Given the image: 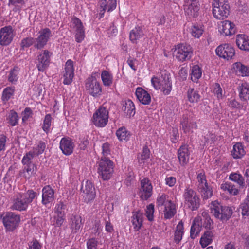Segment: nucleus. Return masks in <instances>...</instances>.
I'll return each instance as SVG.
<instances>
[{"mask_svg":"<svg viewBox=\"0 0 249 249\" xmlns=\"http://www.w3.org/2000/svg\"><path fill=\"white\" fill-rule=\"evenodd\" d=\"M152 85L156 90H160L164 95L170 94L172 89L171 77L166 71H161L160 74L151 79Z\"/></svg>","mask_w":249,"mask_h":249,"instance_id":"nucleus-1","label":"nucleus"},{"mask_svg":"<svg viewBox=\"0 0 249 249\" xmlns=\"http://www.w3.org/2000/svg\"><path fill=\"white\" fill-rule=\"evenodd\" d=\"M38 194L31 190L26 193H19L15 196L12 200L11 209L19 211L26 210L29 204L35 198Z\"/></svg>","mask_w":249,"mask_h":249,"instance_id":"nucleus-2","label":"nucleus"},{"mask_svg":"<svg viewBox=\"0 0 249 249\" xmlns=\"http://www.w3.org/2000/svg\"><path fill=\"white\" fill-rule=\"evenodd\" d=\"M157 205L160 211L162 212L165 219H171L176 213L175 204L165 194L158 196Z\"/></svg>","mask_w":249,"mask_h":249,"instance_id":"nucleus-3","label":"nucleus"},{"mask_svg":"<svg viewBox=\"0 0 249 249\" xmlns=\"http://www.w3.org/2000/svg\"><path fill=\"white\" fill-rule=\"evenodd\" d=\"M211 213L217 219L221 220H227L232 213V209L226 206H222L218 201L212 202L210 205Z\"/></svg>","mask_w":249,"mask_h":249,"instance_id":"nucleus-4","label":"nucleus"},{"mask_svg":"<svg viewBox=\"0 0 249 249\" xmlns=\"http://www.w3.org/2000/svg\"><path fill=\"white\" fill-rule=\"evenodd\" d=\"M212 6L213 14L215 18L223 19L228 17L230 9L228 0H213Z\"/></svg>","mask_w":249,"mask_h":249,"instance_id":"nucleus-5","label":"nucleus"},{"mask_svg":"<svg viewBox=\"0 0 249 249\" xmlns=\"http://www.w3.org/2000/svg\"><path fill=\"white\" fill-rule=\"evenodd\" d=\"M113 172V162L108 158H102L98 163L99 176L104 180H108L112 176Z\"/></svg>","mask_w":249,"mask_h":249,"instance_id":"nucleus-6","label":"nucleus"},{"mask_svg":"<svg viewBox=\"0 0 249 249\" xmlns=\"http://www.w3.org/2000/svg\"><path fill=\"white\" fill-rule=\"evenodd\" d=\"M172 51L176 58L181 62L190 59L193 53L191 47L184 44H179L175 46Z\"/></svg>","mask_w":249,"mask_h":249,"instance_id":"nucleus-7","label":"nucleus"},{"mask_svg":"<svg viewBox=\"0 0 249 249\" xmlns=\"http://www.w3.org/2000/svg\"><path fill=\"white\" fill-rule=\"evenodd\" d=\"M183 196L186 206L191 210H196L199 207V197L192 189L186 187L184 190Z\"/></svg>","mask_w":249,"mask_h":249,"instance_id":"nucleus-8","label":"nucleus"},{"mask_svg":"<svg viewBox=\"0 0 249 249\" xmlns=\"http://www.w3.org/2000/svg\"><path fill=\"white\" fill-rule=\"evenodd\" d=\"M108 120V112L105 107H100L93 113L92 121L93 124L98 127H105Z\"/></svg>","mask_w":249,"mask_h":249,"instance_id":"nucleus-9","label":"nucleus"},{"mask_svg":"<svg viewBox=\"0 0 249 249\" xmlns=\"http://www.w3.org/2000/svg\"><path fill=\"white\" fill-rule=\"evenodd\" d=\"M198 189L204 199H208L213 195L212 188L208 185L205 173L201 172L197 174Z\"/></svg>","mask_w":249,"mask_h":249,"instance_id":"nucleus-10","label":"nucleus"},{"mask_svg":"<svg viewBox=\"0 0 249 249\" xmlns=\"http://www.w3.org/2000/svg\"><path fill=\"white\" fill-rule=\"evenodd\" d=\"M85 88L88 93L93 97L100 96L102 92V87L99 82L92 75L86 79Z\"/></svg>","mask_w":249,"mask_h":249,"instance_id":"nucleus-11","label":"nucleus"},{"mask_svg":"<svg viewBox=\"0 0 249 249\" xmlns=\"http://www.w3.org/2000/svg\"><path fill=\"white\" fill-rule=\"evenodd\" d=\"M52 53L48 50L39 52L36 59V67L39 71L43 72L48 67Z\"/></svg>","mask_w":249,"mask_h":249,"instance_id":"nucleus-12","label":"nucleus"},{"mask_svg":"<svg viewBox=\"0 0 249 249\" xmlns=\"http://www.w3.org/2000/svg\"><path fill=\"white\" fill-rule=\"evenodd\" d=\"M20 221L19 215L12 212L6 213L3 218L4 226L8 231H13L15 230Z\"/></svg>","mask_w":249,"mask_h":249,"instance_id":"nucleus-13","label":"nucleus"},{"mask_svg":"<svg viewBox=\"0 0 249 249\" xmlns=\"http://www.w3.org/2000/svg\"><path fill=\"white\" fill-rule=\"evenodd\" d=\"M52 36V32L49 28L41 29L38 32V36L35 39L34 47L37 49L43 48Z\"/></svg>","mask_w":249,"mask_h":249,"instance_id":"nucleus-14","label":"nucleus"},{"mask_svg":"<svg viewBox=\"0 0 249 249\" xmlns=\"http://www.w3.org/2000/svg\"><path fill=\"white\" fill-rule=\"evenodd\" d=\"M15 35L14 30L11 26H5L0 30V44L7 46L11 43Z\"/></svg>","mask_w":249,"mask_h":249,"instance_id":"nucleus-15","label":"nucleus"},{"mask_svg":"<svg viewBox=\"0 0 249 249\" xmlns=\"http://www.w3.org/2000/svg\"><path fill=\"white\" fill-rule=\"evenodd\" d=\"M153 193V186L150 180L147 178H144L141 181V187L139 196L142 200H147L150 198Z\"/></svg>","mask_w":249,"mask_h":249,"instance_id":"nucleus-16","label":"nucleus"},{"mask_svg":"<svg viewBox=\"0 0 249 249\" xmlns=\"http://www.w3.org/2000/svg\"><path fill=\"white\" fill-rule=\"evenodd\" d=\"M215 52L219 57L227 60L231 59L235 55L233 47L226 43L218 46L215 50Z\"/></svg>","mask_w":249,"mask_h":249,"instance_id":"nucleus-17","label":"nucleus"},{"mask_svg":"<svg viewBox=\"0 0 249 249\" xmlns=\"http://www.w3.org/2000/svg\"><path fill=\"white\" fill-rule=\"evenodd\" d=\"M81 193L84 201L89 202L93 200L95 197V188L90 181H87L85 185H82Z\"/></svg>","mask_w":249,"mask_h":249,"instance_id":"nucleus-18","label":"nucleus"},{"mask_svg":"<svg viewBox=\"0 0 249 249\" xmlns=\"http://www.w3.org/2000/svg\"><path fill=\"white\" fill-rule=\"evenodd\" d=\"M235 24L228 20L220 22L218 25V31L221 35L224 36H231L236 32Z\"/></svg>","mask_w":249,"mask_h":249,"instance_id":"nucleus-19","label":"nucleus"},{"mask_svg":"<svg viewBox=\"0 0 249 249\" xmlns=\"http://www.w3.org/2000/svg\"><path fill=\"white\" fill-rule=\"evenodd\" d=\"M71 26L75 31V37L76 42H82L85 37V31L81 20L77 18H72Z\"/></svg>","mask_w":249,"mask_h":249,"instance_id":"nucleus-20","label":"nucleus"},{"mask_svg":"<svg viewBox=\"0 0 249 249\" xmlns=\"http://www.w3.org/2000/svg\"><path fill=\"white\" fill-rule=\"evenodd\" d=\"M74 68L73 62L69 59L67 61L65 65L64 71H63V83L65 85H70L74 77Z\"/></svg>","mask_w":249,"mask_h":249,"instance_id":"nucleus-21","label":"nucleus"},{"mask_svg":"<svg viewBox=\"0 0 249 249\" xmlns=\"http://www.w3.org/2000/svg\"><path fill=\"white\" fill-rule=\"evenodd\" d=\"M197 0H184V10L186 15L195 17L199 10Z\"/></svg>","mask_w":249,"mask_h":249,"instance_id":"nucleus-22","label":"nucleus"},{"mask_svg":"<svg viewBox=\"0 0 249 249\" xmlns=\"http://www.w3.org/2000/svg\"><path fill=\"white\" fill-rule=\"evenodd\" d=\"M60 148L66 155H71L73 151L75 145L74 142L69 138H63L60 142Z\"/></svg>","mask_w":249,"mask_h":249,"instance_id":"nucleus-23","label":"nucleus"},{"mask_svg":"<svg viewBox=\"0 0 249 249\" xmlns=\"http://www.w3.org/2000/svg\"><path fill=\"white\" fill-rule=\"evenodd\" d=\"M54 198V191L49 185L44 187L42 190V203L47 205L53 201Z\"/></svg>","mask_w":249,"mask_h":249,"instance_id":"nucleus-24","label":"nucleus"},{"mask_svg":"<svg viewBox=\"0 0 249 249\" xmlns=\"http://www.w3.org/2000/svg\"><path fill=\"white\" fill-rule=\"evenodd\" d=\"M135 95L140 102L143 105H149L151 101L150 94L142 87H137L136 89Z\"/></svg>","mask_w":249,"mask_h":249,"instance_id":"nucleus-25","label":"nucleus"},{"mask_svg":"<svg viewBox=\"0 0 249 249\" xmlns=\"http://www.w3.org/2000/svg\"><path fill=\"white\" fill-rule=\"evenodd\" d=\"M69 223L72 231L76 232L83 225L82 217L78 215H71L69 219Z\"/></svg>","mask_w":249,"mask_h":249,"instance_id":"nucleus-26","label":"nucleus"},{"mask_svg":"<svg viewBox=\"0 0 249 249\" xmlns=\"http://www.w3.org/2000/svg\"><path fill=\"white\" fill-rule=\"evenodd\" d=\"M233 72L242 76H249V68L241 62H236L232 65Z\"/></svg>","mask_w":249,"mask_h":249,"instance_id":"nucleus-27","label":"nucleus"},{"mask_svg":"<svg viewBox=\"0 0 249 249\" xmlns=\"http://www.w3.org/2000/svg\"><path fill=\"white\" fill-rule=\"evenodd\" d=\"M236 43L238 47L242 50L249 51V38L244 34H238L236 36Z\"/></svg>","mask_w":249,"mask_h":249,"instance_id":"nucleus-28","label":"nucleus"},{"mask_svg":"<svg viewBox=\"0 0 249 249\" xmlns=\"http://www.w3.org/2000/svg\"><path fill=\"white\" fill-rule=\"evenodd\" d=\"M220 189L224 192L230 195L236 196L238 193V189L232 183L230 182H223L220 184Z\"/></svg>","mask_w":249,"mask_h":249,"instance_id":"nucleus-29","label":"nucleus"},{"mask_svg":"<svg viewBox=\"0 0 249 249\" xmlns=\"http://www.w3.org/2000/svg\"><path fill=\"white\" fill-rule=\"evenodd\" d=\"M201 220L199 217L194 219L190 230V237L192 239L195 238L199 233L201 229Z\"/></svg>","mask_w":249,"mask_h":249,"instance_id":"nucleus-30","label":"nucleus"},{"mask_svg":"<svg viewBox=\"0 0 249 249\" xmlns=\"http://www.w3.org/2000/svg\"><path fill=\"white\" fill-rule=\"evenodd\" d=\"M178 158L180 164L183 165L188 162L189 152L187 146L183 145L180 147L178 151Z\"/></svg>","mask_w":249,"mask_h":249,"instance_id":"nucleus-31","label":"nucleus"},{"mask_svg":"<svg viewBox=\"0 0 249 249\" xmlns=\"http://www.w3.org/2000/svg\"><path fill=\"white\" fill-rule=\"evenodd\" d=\"M143 36V31L140 27H135L130 31L129 34L130 40L134 43H137Z\"/></svg>","mask_w":249,"mask_h":249,"instance_id":"nucleus-32","label":"nucleus"},{"mask_svg":"<svg viewBox=\"0 0 249 249\" xmlns=\"http://www.w3.org/2000/svg\"><path fill=\"white\" fill-rule=\"evenodd\" d=\"M53 119L50 114L45 115L42 125L43 130L48 134L51 132L53 128Z\"/></svg>","mask_w":249,"mask_h":249,"instance_id":"nucleus-33","label":"nucleus"},{"mask_svg":"<svg viewBox=\"0 0 249 249\" xmlns=\"http://www.w3.org/2000/svg\"><path fill=\"white\" fill-rule=\"evenodd\" d=\"M122 109L124 113L129 117L133 116L135 114L134 104L130 100H128L124 102Z\"/></svg>","mask_w":249,"mask_h":249,"instance_id":"nucleus-34","label":"nucleus"},{"mask_svg":"<svg viewBox=\"0 0 249 249\" xmlns=\"http://www.w3.org/2000/svg\"><path fill=\"white\" fill-rule=\"evenodd\" d=\"M101 78L105 86L110 87L112 85L113 81V76L111 72L106 70L103 71L101 72Z\"/></svg>","mask_w":249,"mask_h":249,"instance_id":"nucleus-35","label":"nucleus"},{"mask_svg":"<svg viewBox=\"0 0 249 249\" xmlns=\"http://www.w3.org/2000/svg\"><path fill=\"white\" fill-rule=\"evenodd\" d=\"M184 230L183 223L182 221L179 222L176 226V231L174 233V240L175 242L178 244L181 240L184 234Z\"/></svg>","mask_w":249,"mask_h":249,"instance_id":"nucleus-36","label":"nucleus"},{"mask_svg":"<svg viewBox=\"0 0 249 249\" xmlns=\"http://www.w3.org/2000/svg\"><path fill=\"white\" fill-rule=\"evenodd\" d=\"M132 223L135 231H138L141 227L142 223V215L139 212L133 213Z\"/></svg>","mask_w":249,"mask_h":249,"instance_id":"nucleus-37","label":"nucleus"},{"mask_svg":"<svg viewBox=\"0 0 249 249\" xmlns=\"http://www.w3.org/2000/svg\"><path fill=\"white\" fill-rule=\"evenodd\" d=\"M186 95L188 101L191 103L198 102L201 97L196 90L191 88L188 89Z\"/></svg>","mask_w":249,"mask_h":249,"instance_id":"nucleus-38","label":"nucleus"},{"mask_svg":"<svg viewBox=\"0 0 249 249\" xmlns=\"http://www.w3.org/2000/svg\"><path fill=\"white\" fill-rule=\"evenodd\" d=\"M202 76V69L198 65L192 66L191 69V79L194 82H197L198 79Z\"/></svg>","mask_w":249,"mask_h":249,"instance_id":"nucleus-39","label":"nucleus"},{"mask_svg":"<svg viewBox=\"0 0 249 249\" xmlns=\"http://www.w3.org/2000/svg\"><path fill=\"white\" fill-rule=\"evenodd\" d=\"M239 97L242 100L249 99V84L246 82L242 83L238 88Z\"/></svg>","mask_w":249,"mask_h":249,"instance_id":"nucleus-40","label":"nucleus"},{"mask_svg":"<svg viewBox=\"0 0 249 249\" xmlns=\"http://www.w3.org/2000/svg\"><path fill=\"white\" fill-rule=\"evenodd\" d=\"M231 153L235 159L241 158L243 157L245 154V151L242 144L240 143H236L233 147Z\"/></svg>","mask_w":249,"mask_h":249,"instance_id":"nucleus-41","label":"nucleus"},{"mask_svg":"<svg viewBox=\"0 0 249 249\" xmlns=\"http://www.w3.org/2000/svg\"><path fill=\"white\" fill-rule=\"evenodd\" d=\"M213 241V234L211 231H207L201 236L199 243L202 248H205Z\"/></svg>","mask_w":249,"mask_h":249,"instance_id":"nucleus-42","label":"nucleus"},{"mask_svg":"<svg viewBox=\"0 0 249 249\" xmlns=\"http://www.w3.org/2000/svg\"><path fill=\"white\" fill-rule=\"evenodd\" d=\"M15 92V87L14 86L7 87L5 88L2 91L1 97L3 102L6 103L10 100L14 95Z\"/></svg>","mask_w":249,"mask_h":249,"instance_id":"nucleus-43","label":"nucleus"},{"mask_svg":"<svg viewBox=\"0 0 249 249\" xmlns=\"http://www.w3.org/2000/svg\"><path fill=\"white\" fill-rule=\"evenodd\" d=\"M24 176L26 178H30L31 176L34 175L36 170L37 168L36 166L35 163H29V164H25L24 165Z\"/></svg>","mask_w":249,"mask_h":249,"instance_id":"nucleus-44","label":"nucleus"},{"mask_svg":"<svg viewBox=\"0 0 249 249\" xmlns=\"http://www.w3.org/2000/svg\"><path fill=\"white\" fill-rule=\"evenodd\" d=\"M229 179L237 183L241 188H243L245 186L244 179L241 174L236 173H231L229 176Z\"/></svg>","mask_w":249,"mask_h":249,"instance_id":"nucleus-45","label":"nucleus"},{"mask_svg":"<svg viewBox=\"0 0 249 249\" xmlns=\"http://www.w3.org/2000/svg\"><path fill=\"white\" fill-rule=\"evenodd\" d=\"M8 123L12 126H14L18 124L19 117L17 112L14 110H11L7 118Z\"/></svg>","mask_w":249,"mask_h":249,"instance_id":"nucleus-46","label":"nucleus"},{"mask_svg":"<svg viewBox=\"0 0 249 249\" xmlns=\"http://www.w3.org/2000/svg\"><path fill=\"white\" fill-rule=\"evenodd\" d=\"M116 136L121 141H128L130 136L129 132L125 127H121L116 131Z\"/></svg>","mask_w":249,"mask_h":249,"instance_id":"nucleus-47","label":"nucleus"},{"mask_svg":"<svg viewBox=\"0 0 249 249\" xmlns=\"http://www.w3.org/2000/svg\"><path fill=\"white\" fill-rule=\"evenodd\" d=\"M24 4V0H8V6H13L14 12L20 11Z\"/></svg>","mask_w":249,"mask_h":249,"instance_id":"nucleus-48","label":"nucleus"},{"mask_svg":"<svg viewBox=\"0 0 249 249\" xmlns=\"http://www.w3.org/2000/svg\"><path fill=\"white\" fill-rule=\"evenodd\" d=\"M46 148V144L45 142L39 141L33 148L32 151L36 156L42 154Z\"/></svg>","mask_w":249,"mask_h":249,"instance_id":"nucleus-49","label":"nucleus"},{"mask_svg":"<svg viewBox=\"0 0 249 249\" xmlns=\"http://www.w3.org/2000/svg\"><path fill=\"white\" fill-rule=\"evenodd\" d=\"M18 67H15L12 70H11L8 77V81L15 84L18 80Z\"/></svg>","mask_w":249,"mask_h":249,"instance_id":"nucleus-50","label":"nucleus"},{"mask_svg":"<svg viewBox=\"0 0 249 249\" xmlns=\"http://www.w3.org/2000/svg\"><path fill=\"white\" fill-rule=\"evenodd\" d=\"M213 91L218 100L222 98L223 96V90L218 83H215L213 85Z\"/></svg>","mask_w":249,"mask_h":249,"instance_id":"nucleus-51","label":"nucleus"},{"mask_svg":"<svg viewBox=\"0 0 249 249\" xmlns=\"http://www.w3.org/2000/svg\"><path fill=\"white\" fill-rule=\"evenodd\" d=\"M150 151L147 147L145 146L143 148V151L141 155V157H139V161L140 164L145 163L149 158Z\"/></svg>","mask_w":249,"mask_h":249,"instance_id":"nucleus-52","label":"nucleus"},{"mask_svg":"<svg viewBox=\"0 0 249 249\" xmlns=\"http://www.w3.org/2000/svg\"><path fill=\"white\" fill-rule=\"evenodd\" d=\"M35 40L33 37H27L23 38L20 43V47L21 49H24L25 48H28L34 45Z\"/></svg>","mask_w":249,"mask_h":249,"instance_id":"nucleus-53","label":"nucleus"},{"mask_svg":"<svg viewBox=\"0 0 249 249\" xmlns=\"http://www.w3.org/2000/svg\"><path fill=\"white\" fill-rule=\"evenodd\" d=\"M203 29L200 26L194 25L191 29V34L196 38H199L202 35Z\"/></svg>","mask_w":249,"mask_h":249,"instance_id":"nucleus-54","label":"nucleus"},{"mask_svg":"<svg viewBox=\"0 0 249 249\" xmlns=\"http://www.w3.org/2000/svg\"><path fill=\"white\" fill-rule=\"evenodd\" d=\"M36 156L35 155L34 152H33L32 151H30L24 155L21 160L22 163L23 165H25V164L33 163L31 161V160Z\"/></svg>","mask_w":249,"mask_h":249,"instance_id":"nucleus-55","label":"nucleus"},{"mask_svg":"<svg viewBox=\"0 0 249 249\" xmlns=\"http://www.w3.org/2000/svg\"><path fill=\"white\" fill-rule=\"evenodd\" d=\"M98 241L95 238H90L87 241V249H97Z\"/></svg>","mask_w":249,"mask_h":249,"instance_id":"nucleus-56","label":"nucleus"},{"mask_svg":"<svg viewBox=\"0 0 249 249\" xmlns=\"http://www.w3.org/2000/svg\"><path fill=\"white\" fill-rule=\"evenodd\" d=\"M154 212V205L150 204L147 206L146 209V216L149 221L153 220V214Z\"/></svg>","mask_w":249,"mask_h":249,"instance_id":"nucleus-57","label":"nucleus"},{"mask_svg":"<svg viewBox=\"0 0 249 249\" xmlns=\"http://www.w3.org/2000/svg\"><path fill=\"white\" fill-rule=\"evenodd\" d=\"M100 10L99 13L97 14L96 17L99 18V19L103 17L104 15V13L106 11L107 6V1L106 0H101L100 1Z\"/></svg>","mask_w":249,"mask_h":249,"instance_id":"nucleus-58","label":"nucleus"},{"mask_svg":"<svg viewBox=\"0 0 249 249\" xmlns=\"http://www.w3.org/2000/svg\"><path fill=\"white\" fill-rule=\"evenodd\" d=\"M239 211L241 212L243 216H248L249 215V205L243 202L240 205Z\"/></svg>","mask_w":249,"mask_h":249,"instance_id":"nucleus-59","label":"nucleus"},{"mask_svg":"<svg viewBox=\"0 0 249 249\" xmlns=\"http://www.w3.org/2000/svg\"><path fill=\"white\" fill-rule=\"evenodd\" d=\"M23 122H26L33 116V112L30 108H26L22 113Z\"/></svg>","mask_w":249,"mask_h":249,"instance_id":"nucleus-60","label":"nucleus"},{"mask_svg":"<svg viewBox=\"0 0 249 249\" xmlns=\"http://www.w3.org/2000/svg\"><path fill=\"white\" fill-rule=\"evenodd\" d=\"M54 212L56 213V215H65V205L62 203L57 204Z\"/></svg>","mask_w":249,"mask_h":249,"instance_id":"nucleus-61","label":"nucleus"},{"mask_svg":"<svg viewBox=\"0 0 249 249\" xmlns=\"http://www.w3.org/2000/svg\"><path fill=\"white\" fill-rule=\"evenodd\" d=\"M117 6V0H110L107 2L106 9L107 11L110 12L114 10Z\"/></svg>","mask_w":249,"mask_h":249,"instance_id":"nucleus-62","label":"nucleus"},{"mask_svg":"<svg viewBox=\"0 0 249 249\" xmlns=\"http://www.w3.org/2000/svg\"><path fill=\"white\" fill-rule=\"evenodd\" d=\"M228 106L231 108H237L239 107V103L233 98L228 99Z\"/></svg>","mask_w":249,"mask_h":249,"instance_id":"nucleus-63","label":"nucleus"},{"mask_svg":"<svg viewBox=\"0 0 249 249\" xmlns=\"http://www.w3.org/2000/svg\"><path fill=\"white\" fill-rule=\"evenodd\" d=\"M41 245L36 240H34L29 244L28 249H41Z\"/></svg>","mask_w":249,"mask_h":249,"instance_id":"nucleus-64","label":"nucleus"}]
</instances>
